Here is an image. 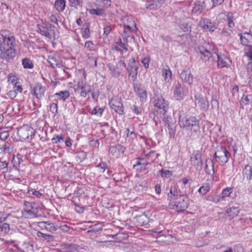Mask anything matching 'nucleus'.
Returning a JSON list of instances; mask_svg holds the SVG:
<instances>
[{"label":"nucleus","instance_id":"nucleus-1","mask_svg":"<svg viewBox=\"0 0 252 252\" xmlns=\"http://www.w3.org/2000/svg\"><path fill=\"white\" fill-rule=\"evenodd\" d=\"M0 33L2 37V42L0 40V58L10 62L16 55L15 37L6 30H1Z\"/></svg>","mask_w":252,"mask_h":252},{"label":"nucleus","instance_id":"nucleus-2","mask_svg":"<svg viewBox=\"0 0 252 252\" xmlns=\"http://www.w3.org/2000/svg\"><path fill=\"white\" fill-rule=\"evenodd\" d=\"M179 125L180 127L188 131V136L192 139H197L200 133L199 122L194 116H180Z\"/></svg>","mask_w":252,"mask_h":252},{"label":"nucleus","instance_id":"nucleus-3","mask_svg":"<svg viewBox=\"0 0 252 252\" xmlns=\"http://www.w3.org/2000/svg\"><path fill=\"white\" fill-rule=\"evenodd\" d=\"M230 155L226 148L222 145L218 146L214 154L215 158L218 159L217 161H220V165H222L228 162Z\"/></svg>","mask_w":252,"mask_h":252},{"label":"nucleus","instance_id":"nucleus-4","mask_svg":"<svg viewBox=\"0 0 252 252\" xmlns=\"http://www.w3.org/2000/svg\"><path fill=\"white\" fill-rule=\"evenodd\" d=\"M153 104L157 113L164 115L168 108V103L161 95H156L154 97Z\"/></svg>","mask_w":252,"mask_h":252},{"label":"nucleus","instance_id":"nucleus-5","mask_svg":"<svg viewBox=\"0 0 252 252\" xmlns=\"http://www.w3.org/2000/svg\"><path fill=\"white\" fill-rule=\"evenodd\" d=\"M34 129L28 125H24L18 129L17 134L21 140H32L34 136Z\"/></svg>","mask_w":252,"mask_h":252},{"label":"nucleus","instance_id":"nucleus-6","mask_svg":"<svg viewBox=\"0 0 252 252\" xmlns=\"http://www.w3.org/2000/svg\"><path fill=\"white\" fill-rule=\"evenodd\" d=\"M75 92L78 94L81 97L85 98L87 94L92 92V87L85 81L80 80L78 81Z\"/></svg>","mask_w":252,"mask_h":252},{"label":"nucleus","instance_id":"nucleus-7","mask_svg":"<svg viewBox=\"0 0 252 252\" xmlns=\"http://www.w3.org/2000/svg\"><path fill=\"white\" fill-rule=\"evenodd\" d=\"M171 204L176 207L178 212H182L187 208L189 205V199L186 196L180 195L179 198H177Z\"/></svg>","mask_w":252,"mask_h":252},{"label":"nucleus","instance_id":"nucleus-8","mask_svg":"<svg viewBox=\"0 0 252 252\" xmlns=\"http://www.w3.org/2000/svg\"><path fill=\"white\" fill-rule=\"evenodd\" d=\"M27 208L22 211V216L25 218L31 219L38 217V209L34 207L32 203H28Z\"/></svg>","mask_w":252,"mask_h":252},{"label":"nucleus","instance_id":"nucleus-9","mask_svg":"<svg viewBox=\"0 0 252 252\" xmlns=\"http://www.w3.org/2000/svg\"><path fill=\"white\" fill-rule=\"evenodd\" d=\"M190 164L198 170L202 169L203 162L201 155L199 151H194L190 158Z\"/></svg>","mask_w":252,"mask_h":252},{"label":"nucleus","instance_id":"nucleus-10","mask_svg":"<svg viewBox=\"0 0 252 252\" xmlns=\"http://www.w3.org/2000/svg\"><path fill=\"white\" fill-rule=\"evenodd\" d=\"M198 50L201 55V59L204 62L208 61L212 57L213 49L208 44L199 47Z\"/></svg>","mask_w":252,"mask_h":252},{"label":"nucleus","instance_id":"nucleus-11","mask_svg":"<svg viewBox=\"0 0 252 252\" xmlns=\"http://www.w3.org/2000/svg\"><path fill=\"white\" fill-rule=\"evenodd\" d=\"M218 58V67L219 68L228 67L231 62L229 57L224 53H217Z\"/></svg>","mask_w":252,"mask_h":252},{"label":"nucleus","instance_id":"nucleus-12","mask_svg":"<svg viewBox=\"0 0 252 252\" xmlns=\"http://www.w3.org/2000/svg\"><path fill=\"white\" fill-rule=\"evenodd\" d=\"M111 108L117 113L122 115L124 113V108L122 100L119 97L112 98L109 103Z\"/></svg>","mask_w":252,"mask_h":252},{"label":"nucleus","instance_id":"nucleus-13","mask_svg":"<svg viewBox=\"0 0 252 252\" xmlns=\"http://www.w3.org/2000/svg\"><path fill=\"white\" fill-rule=\"evenodd\" d=\"M138 66L136 64L135 60L134 58L129 61L127 68L129 76H131L132 80L134 81L137 78Z\"/></svg>","mask_w":252,"mask_h":252},{"label":"nucleus","instance_id":"nucleus-14","mask_svg":"<svg viewBox=\"0 0 252 252\" xmlns=\"http://www.w3.org/2000/svg\"><path fill=\"white\" fill-rule=\"evenodd\" d=\"M46 91V88L40 83H37L31 91V93L33 94L37 99H41L44 96Z\"/></svg>","mask_w":252,"mask_h":252},{"label":"nucleus","instance_id":"nucleus-15","mask_svg":"<svg viewBox=\"0 0 252 252\" xmlns=\"http://www.w3.org/2000/svg\"><path fill=\"white\" fill-rule=\"evenodd\" d=\"M38 31L42 35L51 38L52 34V26L49 24L38 25Z\"/></svg>","mask_w":252,"mask_h":252},{"label":"nucleus","instance_id":"nucleus-16","mask_svg":"<svg viewBox=\"0 0 252 252\" xmlns=\"http://www.w3.org/2000/svg\"><path fill=\"white\" fill-rule=\"evenodd\" d=\"M195 103L196 106H198L202 109L207 110L209 107L207 99L200 94H196L195 95Z\"/></svg>","mask_w":252,"mask_h":252},{"label":"nucleus","instance_id":"nucleus-17","mask_svg":"<svg viewBox=\"0 0 252 252\" xmlns=\"http://www.w3.org/2000/svg\"><path fill=\"white\" fill-rule=\"evenodd\" d=\"M181 80L184 83L190 85L193 83V76L189 69H185L182 70L180 76Z\"/></svg>","mask_w":252,"mask_h":252},{"label":"nucleus","instance_id":"nucleus-18","mask_svg":"<svg viewBox=\"0 0 252 252\" xmlns=\"http://www.w3.org/2000/svg\"><path fill=\"white\" fill-rule=\"evenodd\" d=\"M124 32H126L136 29V24L131 18L128 17H124L123 19Z\"/></svg>","mask_w":252,"mask_h":252},{"label":"nucleus","instance_id":"nucleus-19","mask_svg":"<svg viewBox=\"0 0 252 252\" xmlns=\"http://www.w3.org/2000/svg\"><path fill=\"white\" fill-rule=\"evenodd\" d=\"M38 226L41 230H46L47 231L52 233L57 230L54 224L50 221H40L38 223Z\"/></svg>","mask_w":252,"mask_h":252},{"label":"nucleus","instance_id":"nucleus-20","mask_svg":"<svg viewBox=\"0 0 252 252\" xmlns=\"http://www.w3.org/2000/svg\"><path fill=\"white\" fill-rule=\"evenodd\" d=\"M206 6L205 3L203 1L196 0L193 3V7L192 12L198 15L201 13L202 11Z\"/></svg>","mask_w":252,"mask_h":252},{"label":"nucleus","instance_id":"nucleus-21","mask_svg":"<svg viewBox=\"0 0 252 252\" xmlns=\"http://www.w3.org/2000/svg\"><path fill=\"white\" fill-rule=\"evenodd\" d=\"M178 27L181 30L184 32L190 31V20L189 18L180 20V21L178 23Z\"/></svg>","mask_w":252,"mask_h":252},{"label":"nucleus","instance_id":"nucleus-22","mask_svg":"<svg viewBox=\"0 0 252 252\" xmlns=\"http://www.w3.org/2000/svg\"><path fill=\"white\" fill-rule=\"evenodd\" d=\"M134 92L140 98L141 101H145L147 99V92L146 89L144 87L139 86H134Z\"/></svg>","mask_w":252,"mask_h":252},{"label":"nucleus","instance_id":"nucleus-23","mask_svg":"<svg viewBox=\"0 0 252 252\" xmlns=\"http://www.w3.org/2000/svg\"><path fill=\"white\" fill-rule=\"evenodd\" d=\"M174 95L177 98V99H183L185 97L183 88L181 84L179 82L174 85Z\"/></svg>","mask_w":252,"mask_h":252},{"label":"nucleus","instance_id":"nucleus-24","mask_svg":"<svg viewBox=\"0 0 252 252\" xmlns=\"http://www.w3.org/2000/svg\"><path fill=\"white\" fill-rule=\"evenodd\" d=\"M164 0H148L146 8L150 9H157L163 3Z\"/></svg>","mask_w":252,"mask_h":252},{"label":"nucleus","instance_id":"nucleus-25","mask_svg":"<svg viewBox=\"0 0 252 252\" xmlns=\"http://www.w3.org/2000/svg\"><path fill=\"white\" fill-rule=\"evenodd\" d=\"M203 27L204 30L205 31H209L210 32H214L216 29V27L215 24L210 20L208 19H203Z\"/></svg>","mask_w":252,"mask_h":252},{"label":"nucleus","instance_id":"nucleus-26","mask_svg":"<svg viewBox=\"0 0 252 252\" xmlns=\"http://www.w3.org/2000/svg\"><path fill=\"white\" fill-rule=\"evenodd\" d=\"M165 122L166 125L167 126L170 137L174 138L176 132V125L174 123H171L169 122L168 120H166Z\"/></svg>","mask_w":252,"mask_h":252},{"label":"nucleus","instance_id":"nucleus-27","mask_svg":"<svg viewBox=\"0 0 252 252\" xmlns=\"http://www.w3.org/2000/svg\"><path fill=\"white\" fill-rule=\"evenodd\" d=\"M69 96V93L67 91H60L59 93H56L53 95V97L55 98L56 101L58 100H65Z\"/></svg>","mask_w":252,"mask_h":252},{"label":"nucleus","instance_id":"nucleus-28","mask_svg":"<svg viewBox=\"0 0 252 252\" xmlns=\"http://www.w3.org/2000/svg\"><path fill=\"white\" fill-rule=\"evenodd\" d=\"M168 197L170 202V203L174 200L179 198L177 189L175 186L171 187L170 189V192L168 193Z\"/></svg>","mask_w":252,"mask_h":252},{"label":"nucleus","instance_id":"nucleus-29","mask_svg":"<svg viewBox=\"0 0 252 252\" xmlns=\"http://www.w3.org/2000/svg\"><path fill=\"white\" fill-rule=\"evenodd\" d=\"M54 6L58 12H63L65 7V0H55Z\"/></svg>","mask_w":252,"mask_h":252},{"label":"nucleus","instance_id":"nucleus-30","mask_svg":"<svg viewBox=\"0 0 252 252\" xmlns=\"http://www.w3.org/2000/svg\"><path fill=\"white\" fill-rule=\"evenodd\" d=\"M12 162L13 163V166L15 167H22L24 165L23 159L21 155H17L16 157H13Z\"/></svg>","mask_w":252,"mask_h":252},{"label":"nucleus","instance_id":"nucleus-31","mask_svg":"<svg viewBox=\"0 0 252 252\" xmlns=\"http://www.w3.org/2000/svg\"><path fill=\"white\" fill-rule=\"evenodd\" d=\"M22 64L25 69H32L34 66L32 61L28 58L22 60Z\"/></svg>","mask_w":252,"mask_h":252},{"label":"nucleus","instance_id":"nucleus-32","mask_svg":"<svg viewBox=\"0 0 252 252\" xmlns=\"http://www.w3.org/2000/svg\"><path fill=\"white\" fill-rule=\"evenodd\" d=\"M127 44L123 43L122 41L118 42L115 45V49L117 51L126 52L127 51Z\"/></svg>","mask_w":252,"mask_h":252},{"label":"nucleus","instance_id":"nucleus-33","mask_svg":"<svg viewBox=\"0 0 252 252\" xmlns=\"http://www.w3.org/2000/svg\"><path fill=\"white\" fill-rule=\"evenodd\" d=\"M9 176L13 180H19L20 178L19 170L16 168L10 169L9 171Z\"/></svg>","mask_w":252,"mask_h":252},{"label":"nucleus","instance_id":"nucleus-34","mask_svg":"<svg viewBox=\"0 0 252 252\" xmlns=\"http://www.w3.org/2000/svg\"><path fill=\"white\" fill-rule=\"evenodd\" d=\"M136 220L140 225H146L149 222V219L145 215H142L137 217Z\"/></svg>","mask_w":252,"mask_h":252},{"label":"nucleus","instance_id":"nucleus-35","mask_svg":"<svg viewBox=\"0 0 252 252\" xmlns=\"http://www.w3.org/2000/svg\"><path fill=\"white\" fill-rule=\"evenodd\" d=\"M82 35L84 38L87 39L90 36V32L89 25L88 23L84 25L83 28L81 30Z\"/></svg>","mask_w":252,"mask_h":252},{"label":"nucleus","instance_id":"nucleus-36","mask_svg":"<svg viewBox=\"0 0 252 252\" xmlns=\"http://www.w3.org/2000/svg\"><path fill=\"white\" fill-rule=\"evenodd\" d=\"M238 35L240 36L241 43L243 45H247L249 43L250 37H251L252 38V34H247V35H244L241 33H239Z\"/></svg>","mask_w":252,"mask_h":252},{"label":"nucleus","instance_id":"nucleus-37","mask_svg":"<svg viewBox=\"0 0 252 252\" xmlns=\"http://www.w3.org/2000/svg\"><path fill=\"white\" fill-rule=\"evenodd\" d=\"M87 11L91 15H96L97 16H102L104 13V10L102 8L87 9Z\"/></svg>","mask_w":252,"mask_h":252},{"label":"nucleus","instance_id":"nucleus-38","mask_svg":"<svg viewBox=\"0 0 252 252\" xmlns=\"http://www.w3.org/2000/svg\"><path fill=\"white\" fill-rule=\"evenodd\" d=\"M36 234L38 237H42L47 242L53 241L55 239L54 236L50 234H46L40 231H38Z\"/></svg>","mask_w":252,"mask_h":252},{"label":"nucleus","instance_id":"nucleus-39","mask_svg":"<svg viewBox=\"0 0 252 252\" xmlns=\"http://www.w3.org/2000/svg\"><path fill=\"white\" fill-rule=\"evenodd\" d=\"M48 63L53 67H55V66L60 67L61 66L60 62L55 57H49Z\"/></svg>","mask_w":252,"mask_h":252},{"label":"nucleus","instance_id":"nucleus-40","mask_svg":"<svg viewBox=\"0 0 252 252\" xmlns=\"http://www.w3.org/2000/svg\"><path fill=\"white\" fill-rule=\"evenodd\" d=\"M226 18L227 20V25L229 28L232 29L234 27V23L233 22V14L231 12H229L226 15Z\"/></svg>","mask_w":252,"mask_h":252},{"label":"nucleus","instance_id":"nucleus-41","mask_svg":"<svg viewBox=\"0 0 252 252\" xmlns=\"http://www.w3.org/2000/svg\"><path fill=\"white\" fill-rule=\"evenodd\" d=\"M104 109L102 108H100L99 107L96 106L93 108L91 112V114L92 115H96L98 117H101L103 112Z\"/></svg>","mask_w":252,"mask_h":252},{"label":"nucleus","instance_id":"nucleus-42","mask_svg":"<svg viewBox=\"0 0 252 252\" xmlns=\"http://www.w3.org/2000/svg\"><path fill=\"white\" fill-rule=\"evenodd\" d=\"M50 111L52 113L53 116H55L58 113V103L53 102L50 105Z\"/></svg>","mask_w":252,"mask_h":252},{"label":"nucleus","instance_id":"nucleus-43","mask_svg":"<svg viewBox=\"0 0 252 252\" xmlns=\"http://www.w3.org/2000/svg\"><path fill=\"white\" fill-rule=\"evenodd\" d=\"M162 75L165 81H168L171 77L172 73L169 69H163Z\"/></svg>","mask_w":252,"mask_h":252},{"label":"nucleus","instance_id":"nucleus-44","mask_svg":"<svg viewBox=\"0 0 252 252\" xmlns=\"http://www.w3.org/2000/svg\"><path fill=\"white\" fill-rule=\"evenodd\" d=\"M210 190V186L208 184H205L201 187L198 191L202 195L206 194Z\"/></svg>","mask_w":252,"mask_h":252},{"label":"nucleus","instance_id":"nucleus-45","mask_svg":"<svg viewBox=\"0 0 252 252\" xmlns=\"http://www.w3.org/2000/svg\"><path fill=\"white\" fill-rule=\"evenodd\" d=\"M159 172L160 173V175L162 177L168 178L172 175V172L168 170H164L163 169H161L159 171Z\"/></svg>","mask_w":252,"mask_h":252},{"label":"nucleus","instance_id":"nucleus-46","mask_svg":"<svg viewBox=\"0 0 252 252\" xmlns=\"http://www.w3.org/2000/svg\"><path fill=\"white\" fill-rule=\"evenodd\" d=\"M51 141L54 144L63 142V135H55L54 137L52 138Z\"/></svg>","mask_w":252,"mask_h":252},{"label":"nucleus","instance_id":"nucleus-47","mask_svg":"<svg viewBox=\"0 0 252 252\" xmlns=\"http://www.w3.org/2000/svg\"><path fill=\"white\" fill-rule=\"evenodd\" d=\"M221 198V197L218 195H209L207 197L208 200L216 203H218L220 200Z\"/></svg>","mask_w":252,"mask_h":252},{"label":"nucleus","instance_id":"nucleus-48","mask_svg":"<svg viewBox=\"0 0 252 252\" xmlns=\"http://www.w3.org/2000/svg\"><path fill=\"white\" fill-rule=\"evenodd\" d=\"M233 189L232 188L227 187L226 189H223L221 194V198H223L225 197L229 196L230 194L232 192Z\"/></svg>","mask_w":252,"mask_h":252},{"label":"nucleus","instance_id":"nucleus-49","mask_svg":"<svg viewBox=\"0 0 252 252\" xmlns=\"http://www.w3.org/2000/svg\"><path fill=\"white\" fill-rule=\"evenodd\" d=\"M10 229L9 225L7 223H0V231L7 233Z\"/></svg>","mask_w":252,"mask_h":252},{"label":"nucleus","instance_id":"nucleus-50","mask_svg":"<svg viewBox=\"0 0 252 252\" xmlns=\"http://www.w3.org/2000/svg\"><path fill=\"white\" fill-rule=\"evenodd\" d=\"M227 213H232V216H233V217H234V216H237L238 215V214L239 212V210L237 207H232L229 208L227 210Z\"/></svg>","mask_w":252,"mask_h":252},{"label":"nucleus","instance_id":"nucleus-51","mask_svg":"<svg viewBox=\"0 0 252 252\" xmlns=\"http://www.w3.org/2000/svg\"><path fill=\"white\" fill-rule=\"evenodd\" d=\"M150 60V57H148V56L143 58L141 60V62L142 63L143 66L146 68H147L149 67Z\"/></svg>","mask_w":252,"mask_h":252},{"label":"nucleus","instance_id":"nucleus-52","mask_svg":"<svg viewBox=\"0 0 252 252\" xmlns=\"http://www.w3.org/2000/svg\"><path fill=\"white\" fill-rule=\"evenodd\" d=\"M187 39V35L186 34H182L181 35H179L176 38V41L181 44H184Z\"/></svg>","mask_w":252,"mask_h":252},{"label":"nucleus","instance_id":"nucleus-53","mask_svg":"<svg viewBox=\"0 0 252 252\" xmlns=\"http://www.w3.org/2000/svg\"><path fill=\"white\" fill-rule=\"evenodd\" d=\"M85 47L89 51H92L94 50V45L91 41H87L85 42Z\"/></svg>","mask_w":252,"mask_h":252},{"label":"nucleus","instance_id":"nucleus-54","mask_svg":"<svg viewBox=\"0 0 252 252\" xmlns=\"http://www.w3.org/2000/svg\"><path fill=\"white\" fill-rule=\"evenodd\" d=\"M249 101H250V100H249V98L248 97V96L246 95L245 94H243V95L241 97L240 102L241 105H246L249 104Z\"/></svg>","mask_w":252,"mask_h":252},{"label":"nucleus","instance_id":"nucleus-55","mask_svg":"<svg viewBox=\"0 0 252 252\" xmlns=\"http://www.w3.org/2000/svg\"><path fill=\"white\" fill-rule=\"evenodd\" d=\"M149 164V162L146 159L142 158L141 162L140 163V170H145L146 167L148 166Z\"/></svg>","mask_w":252,"mask_h":252},{"label":"nucleus","instance_id":"nucleus-56","mask_svg":"<svg viewBox=\"0 0 252 252\" xmlns=\"http://www.w3.org/2000/svg\"><path fill=\"white\" fill-rule=\"evenodd\" d=\"M245 170L248 172V173H246L247 178L249 180H251L252 177V171L251 166L246 165L245 166Z\"/></svg>","mask_w":252,"mask_h":252},{"label":"nucleus","instance_id":"nucleus-57","mask_svg":"<svg viewBox=\"0 0 252 252\" xmlns=\"http://www.w3.org/2000/svg\"><path fill=\"white\" fill-rule=\"evenodd\" d=\"M96 167L99 168L102 170L101 172L103 173L107 167V164L105 162H100Z\"/></svg>","mask_w":252,"mask_h":252},{"label":"nucleus","instance_id":"nucleus-58","mask_svg":"<svg viewBox=\"0 0 252 252\" xmlns=\"http://www.w3.org/2000/svg\"><path fill=\"white\" fill-rule=\"evenodd\" d=\"M232 29H226L224 28L221 32V34L226 36H230L231 33H232L233 31L231 30Z\"/></svg>","mask_w":252,"mask_h":252},{"label":"nucleus","instance_id":"nucleus-59","mask_svg":"<svg viewBox=\"0 0 252 252\" xmlns=\"http://www.w3.org/2000/svg\"><path fill=\"white\" fill-rule=\"evenodd\" d=\"M112 30V28L109 25H105L103 28V35L107 36Z\"/></svg>","mask_w":252,"mask_h":252},{"label":"nucleus","instance_id":"nucleus-60","mask_svg":"<svg viewBox=\"0 0 252 252\" xmlns=\"http://www.w3.org/2000/svg\"><path fill=\"white\" fill-rule=\"evenodd\" d=\"M92 95V98L95 101H97V99L98 97V96L99 95V93L98 91H94L92 90V92L90 93Z\"/></svg>","mask_w":252,"mask_h":252},{"label":"nucleus","instance_id":"nucleus-61","mask_svg":"<svg viewBox=\"0 0 252 252\" xmlns=\"http://www.w3.org/2000/svg\"><path fill=\"white\" fill-rule=\"evenodd\" d=\"M9 136V133L7 131H4L0 133V139L5 140Z\"/></svg>","mask_w":252,"mask_h":252},{"label":"nucleus","instance_id":"nucleus-62","mask_svg":"<svg viewBox=\"0 0 252 252\" xmlns=\"http://www.w3.org/2000/svg\"><path fill=\"white\" fill-rule=\"evenodd\" d=\"M49 19L51 22L58 25V18L56 15L52 14L49 17Z\"/></svg>","mask_w":252,"mask_h":252},{"label":"nucleus","instance_id":"nucleus-63","mask_svg":"<svg viewBox=\"0 0 252 252\" xmlns=\"http://www.w3.org/2000/svg\"><path fill=\"white\" fill-rule=\"evenodd\" d=\"M70 3V5L72 7H76L80 4L79 0H68Z\"/></svg>","mask_w":252,"mask_h":252},{"label":"nucleus","instance_id":"nucleus-64","mask_svg":"<svg viewBox=\"0 0 252 252\" xmlns=\"http://www.w3.org/2000/svg\"><path fill=\"white\" fill-rule=\"evenodd\" d=\"M212 7L214 8L218 5L221 4L223 2L224 0H212Z\"/></svg>","mask_w":252,"mask_h":252}]
</instances>
